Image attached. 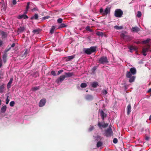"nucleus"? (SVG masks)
Wrapping results in <instances>:
<instances>
[{
    "mask_svg": "<svg viewBox=\"0 0 151 151\" xmlns=\"http://www.w3.org/2000/svg\"><path fill=\"white\" fill-rule=\"evenodd\" d=\"M150 40V39H147L142 42L143 44H145L142 49V55L144 56H146L147 55L146 52L150 50V45L148 43Z\"/></svg>",
    "mask_w": 151,
    "mask_h": 151,
    "instance_id": "f257e3e1",
    "label": "nucleus"
},
{
    "mask_svg": "<svg viewBox=\"0 0 151 151\" xmlns=\"http://www.w3.org/2000/svg\"><path fill=\"white\" fill-rule=\"evenodd\" d=\"M97 48L96 46H91L89 48H84L83 51L84 53L89 55L96 52Z\"/></svg>",
    "mask_w": 151,
    "mask_h": 151,
    "instance_id": "f03ea898",
    "label": "nucleus"
},
{
    "mask_svg": "<svg viewBox=\"0 0 151 151\" xmlns=\"http://www.w3.org/2000/svg\"><path fill=\"white\" fill-rule=\"evenodd\" d=\"M105 135L107 137H111L113 135V131L111 127L106 129L104 131Z\"/></svg>",
    "mask_w": 151,
    "mask_h": 151,
    "instance_id": "7ed1b4c3",
    "label": "nucleus"
},
{
    "mask_svg": "<svg viewBox=\"0 0 151 151\" xmlns=\"http://www.w3.org/2000/svg\"><path fill=\"white\" fill-rule=\"evenodd\" d=\"M123 14V11L120 9H116L114 12V15L116 17H121Z\"/></svg>",
    "mask_w": 151,
    "mask_h": 151,
    "instance_id": "20e7f679",
    "label": "nucleus"
},
{
    "mask_svg": "<svg viewBox=\"0 0 151 151\" xmlns=\"http://www.w3.org/2000/svg\"><path fill=\"white\" fill-rule=\"evenodd\" d=\"M121 37L124 40L128 41L131 40V37L128 35H125L124 33H122L120 35Z\"/></svg>",
    "mask_w": 151,
    "mask_h": 151,
    "instance_id": "39448f33",
    "label": "nucleus"
},
{
    "mask_svg": "<svg viewBox=\"0 0 151 151\" xmlns=\"http://www.w3.org/2000/svg\"><path fill=\"white\" fill-rule=\"evenodd\" d=\"M108 63L107 57H101L99 60V63L104 64Z\"/></svg>",
    "mask_w": 151,
    "mask_h": 151,
    "instance_id": "423d86ee",
    "label": "nucleus"
},
{
    "mask_svg": "<svg viewBox=\"0 0 151 151\" xmlns=\"http://www.w3.org/2000/svg\"><path fill=\"white\" fill-rule=\"evenodd\" d=\"M65 78H66V76H65V75L60 76L56 80V82L58 83H59L60 82H62L64 80Z\"/></svg>",
    "mask_w": 151,
    "mask_h": 151,
    "instance_id": "0eeeda50",
    "label": "nucleus"
},
{
    "mask_svg": "<svg viewBox=\"0 0 151 151\" xmlns=\"http://www.w3.org/2000/svg\"><path fill=\"white\" fill-rule=\"evenodd\" d=\"M15 44L14 43H13L12 45L10 44L6 48L4 51V52L6 53L7 52L10 50L12 47H13L15 46Z\"/></svg>",
    "mask_w": 151,
    "mask_h": 151,
    "instance_id": "6e6552de",
    "label": "nucleus"
},
{
    "mask_svg": "<svg viewBox=\"0 0 151 151\" xmlns=\"http://www.w3.org/2000/svg\"><path fill=\"white\" fill-rule=\"evenodd\" d=\"M46 102V100L45 99H42L40 101L39 103V106L41 107L44 106Z\"/></svg>",
    "mask_w": 151,
    "mask_h": 151,
    "instance_id": "1a4fd4ad",
    "label": "nucleus"
},
{
    "mask_svg": "<svg viewBox=\"0 0 151 151\" xmlns=\"http://www.w3.org/2000/svg\"><path fill=\"white\" fill-rule=\"evenodd\" d=\"M25 30V28L24 27H21L19 28H18L17 30V32L18 34L22 33L24 32Z\"/></svg>",
    "mask_w": 151,
    "mask_h": 151,
    "instance_id": "9d476101",
    "label": "nucleus"
},
{
    "mask_svg": "<svg viewBox=\"0 0 151 151\" xmlns=\"http://www.w3.org/2000/svg\"><path fill=\"white\" fill-rule=\"evenodd\" d=\"M100 114L102 119L103 120H104L105 118L106 117L107 115L104 113L102 110L100 111Z\"/></svg>",
    "mask_w": 151,
    "mask_h": 151,
    "instance_id": "9b49d317",
    "label": "nucleus"
},
{
    "mask_svg": "<svg viewBox=\"0 0 151 151\" xmlns=\"http://www.w3.org/2000/svg\"><path fill=\"white\" fill-rule=\"evenodd\" d=\"M17 18L19 19H21L23 18L25 19H27L28 18V17L25 14H23L18 16Z\"/></svg>",
    "mask_w": 151,
    "mask_h": 151,
    "instance_id": "f8f14e48",
    "label": "nucleus"
},
{
    "mask_svg": "<svg viewBox=\"0 0 151 151\" xmlns=\"http://www.w3.org/2000/svg\"><path fill=\"white\" fill-rule=\"evenodd\" d=\"M128 48L129 50V51L132 52L133 51H135L137 50L136 47L132 45H130L128 47Z\"/></svg>",
    "mask_w": 151,
    "mask_h": 151,
    "instance_id": "ddd939ff",
    "label": "nucleus"
},
{
    "mask_svg": "<svg viewBox=\"0 0 151 151\" xmlns=\"http://www.w3.org/2000/svg\"><path fill=\"white\" fill-rule=\"evenodd\" d=\"M110 12V8L109 7H106L104 11L103 14L106 15L108 13H109Z\"/></svg>",
    "mask_w": 151,
    "mask_h": 151,
    "instance_id": "4468645a",
    "label": "nucleus"
},
{
    "mask_svg": "<svg viewBox=\"0 0 151 151\" xmlns=\"http://www.w3.org/2000/svg\"><path fill=\"white\" fill-rule=\"evenodd\" d=\"M85 99L87 100L91 101L92 100L93 98L92 95L88 94L86 96Z\"/></svg>",
    "mask_w": 151,
    "mask_h": 151,
    "instance_id": "2eb2a0df",
    "label": "nucleus"
},
{
    "mask_svg": "<svg viewBox=\"0 0 151 151\" xmlns=\"http://www.w3.org/2000/svg\"><path fill=\"white\" fill-rule=\"evenodd\" d=\"M129 72L131 73L132 75H135L136 73V69L134 68H132L130 69Z\"/></svg>",
    "mask_w": 151,
    "mask_h": 151,
    "instance_id": "dca6fc26",
    "label": "nucleus"
},
{
    "mask_svg": "<svg viewBox=\"0 0 151 151\" xmlns=\"http://www.w3.org/2000/svg\"><path fill=\"white\" fill-rule=\"evenodd\" d=\"M108 124L107 123H104V124L103 125H101V123L100 122H99L98 123V125L99 127H102L104 128H105L107 127L108 126Z\"/></svg>",
    "mask_w": 151,
    "mask_h": 151,
    "instance_id": "f3484780",
    "label": "nucleus"
},
{
    "mask_svg": "<svg viewBox=\"0 0 151 151\" xmlns=\"http://www.w3.org/2000/svg\"><path fill=\"white\" fill-rule=\"evenodd\" d=\"M132 31L134 32H137L140 30V29L137 27H132Z\"/></svg>",
    "mask_w": 151,
    "mask_h": 151,
    "instance_id": "a211bd4d",
    "label": "nucleus"
},
{
    "mask_svg": "<svg viewBox=\"0 0 151 151\" xmlns=\"http://www.w3.org/2000/svg\"><path fill=\"white\" fill-rule=\"evenodd\" d=\"M74 57H63V60L65 61H71Z\"/></svg>",
    "mask_w": 151,
    "mask_h": 151,
    "instance_id": "6ab92c4d",
    "label": "nucleus"
},
{
    "mask_svg": "<svg viewBox=\"0 0 151 151\" xmlns=\"http://www.w3.org/2000/svg\"><path fill=\"white\" fill-rule=\"evenodd\" d=\"M73 75V73H65V76H66V78L72 76Z\"/></svg>",
    "mask_w": 151,
    "mask_h": 151,
    "instance_id": "aec40b11",
    "label": "nucleus"
},
{
    "mask_svg": "<svg viewBox=\"0 0 151 151\" xmlns=\"http://www.w3.org/2000/svg\"><path fill=\"white\" fill-rule=\"evenodd\" d=\"M91 86L93 88H96L99 86L98 83L97 82H94L92 83Z\"/></svg>",
    "mask_w": 151,
    "mask_h": 151,
    "instance_id": "412c9836",
    "label": "nucleus"
},
{
    "mask_svg": "<svg viewBox=\"0 0 151 151\" xmlns=\"http://www.w3.org/2000/svg\"><path fill=\"white\" fill-rule=\"evenodd\" d=\"M131 106L130 104L129 105L127 106V114L128 115H129L131 111Z\"/></svg>",
    "mask_w": 151,
    "mask_h": 151,
    "instance_id": "4be33fe9",
    "label": "nucleus"
},
{
    "mask_svg": "<svg viewBox=\"0 0 151 151\" xmlns=\"http://www.w3.org/2000/svg\"><path fill=\"white\" fill-rule=\"evenodd\" d=\"M38 15L37 14H35L34 16L31 17V19L37 20L38 19Z\"/></svg>",
    "mask_w": 151,
    "mask_h": 151,
    "instance_id": "5701e85b",
    "label": "nucleus"
},
{
    "mask_svg": "<svg viewBox=\"0 0 151 151\" xmlns=\"http://www.w3.org/2000/svg\"><path fill=\"white\" fill-rule=\"evenodd\" d=\"M129 78H130L129 79V82L130 83H132L134 81L135 78V77L134 76H132Z\"/></svg>",
    "mask_w": 151,
    "mask_h": 151,
    "instance_id": "b1692460",
    "label": "nucleus"
},
{
    "mask_svg": "<svg viewBox=\"0 0 151 151\" xmlns=\"http://www.w3.org/2000/svg\"><path fill=\"white\" fill-rule=\"evenodd\" d=\"M132 74L130 72L127 71L126 73V76L127 78H129L132 76Z\"/></svg>",
    "mask_w": 151,
    "mask_h": 151,
    "instance_id": "393cba45",
    "label": "nucleus"
},
{
    "mask_svg": "<svg viewBox=\"0 0 151 151\" xmlns=\"http://www.w3.org/2000/svg\"><path fill=\"white\" fill-rule=\"evenodd\" d=\"M40 31V30L39 29H34L32 31V32L34 34H38L39 33V32Z\"/></svg>",
    "mask_w": 151,
    "mask_h": 151,
    "instance_id": "a878e982",
    "label": "nucleus"
},
{
    "mask_svg": "<svg viewBox=\"0 0 151 151\" xmlns=\"http://www.w3.org/2000/svg\"><path fill=\"white\" fill-rule=\"evenodd\" d=\"M55 29V26H52L50 32V34H52L54 33Z\"/></svg>",
    "mask_w": 151,
    "mask_h": 151,
    "instance_id": "bb28decb",
    "label": "nucleus"
},
{
    "mask_svg": "<svg viewBox=\"0 0 151 151\" xmlns=\"http://www.w3.org/2000/svg\"><path fill=\"white\" fill-rule=\"evenodd\" d=\"M29 52V51L27 49H26L25 50V52L24 53L23 56H24L25 57L28 56L29 55H28Z\"/></svg>",
    "mask_w": 151,
    "mask_h": 151,
    "instance_id": "cd10ccee",
    "label": "nucleus"
},
{
    "mask_svg": "<svg viewBox=\"0 0 151 151\" xmlns=\"http://www.w3.org/2000/svg\"><path fill=\"white\" fill-rule=\"evenodd\" d=\"M6 107L5 105L3 106L1 109V112L2 113H4L6 110Z\"/></svg>",
    "mask_w": 151,
    "mask_h": 151,
    "instance_id": "c85d7f7f",
    "label": "nucleus"
},
{
    "mask_svg": "<svg viewBox=\"0 0 151 151\" xmlns=\"http://www.w3.org/2000/svg\"><path fill=\"white\" fill-rule=\"evenodd\" d=\"M103 142H102L99 141L97 143L96 146L98 148L101 146L103 145Z\"/></svg>",
    "mask_w": 151,
    "mask_h": 151,
    "instance_id": "c756f323",
    "label": "nucleus"
},
{
    "mask_svg": "<svg viewBox=\"0 0 151 151\" xmlns=\"http://www.w3.org/2000/svg\"><path fill=\"white\" fill-rule=\"evenodd\" d=\"M4 88V84L0 85V92L1 93H2L3 92Z\"/></svg>",
    "mask_w": 151,
    "mask_h": 151,
    "instance_id": "7c9ffc66",
    "label": "nucleus"
},
{
    "mask_svg": "<svg viewBox=\"0 0 151 151\" xmlns=\"http://www.w3.org/2000/svg\"><path fill=\"white\" fill-rule=\"evenodd\" d=\"M67 27V25L65 24L62 23L59 26L58 29L64 28Z\"/></svg>",
    "mask_w": 151,
    "mask_h": 151,
    "instance_id": "2f4dec72",
    "label": "nucleus"
},
{
    "mask_svg": "<svg viewBox=\"0 0 151 151\" xmlns=\"http://www.w3.org/2000/svg\"><path fill=\"white\" fill-rule=\"evenodd\" d=\"M1 35L3 38H5L7 37V35L6 32L3 31L1 32Z\"/></svg>",
    "mask_w": 151,
    "mask_h": 151,
    "instance_id": "473e14b6",
    "label": "nucleus"
},
{
    "mask_svg": "<svg viewBox=\"0 0 151 151\" xmlns=\"http://www.w3.org/2000/svg\"><path fill=\"white\" fill-rule=\"evenodd\" d=\"M114 28L116 29H123V27L122 26H115Z\"/></svg>",
    "mask_w": 151,
    "mask_h": 151,
    "instance_id": "72a5a7b5",
    "label": "nucleus"
},
{
    "mask_svg": "<svg viewBox=\"0 0 151 151\" xmlns=\"http://www.w3.org/2000/svg\"><path fill=\"white\" fill-rule=\"evenodd\" d=\"M87 86L86 84L84 83H82L81 84V86L82 88H86V87Z\"/></svg>",
    "mask_w": 151,
    "mask_h": 151,
    "instance_id": "f704fd0d",
    "label": "nucleus"
},
{
    "mask_svg": "<svg viewBox=\"0 0 151 151\" xmlns=\"http://www.w3.org/2000/svg\"><path fill=\"white\" fill-rule=\"evenodd\" d=\"M39 88H40V87L39 86H38V87L36 86V87H34L32 88V90L33 91H35L37 90H39Z\"/></svg>",
    "mask_w": 151,
    "mask_h": 151,
    "instance_id": "c9c22d12",
    "label": "nucleus"
},
{
    "mask_svg": "<svg viewBox=\"0 0 151 151\" xmlns=\"http://www.w3.org/2000/svg\"><path fill=\"white\" fill-rule=\"evenodd\" d=\"M13 81V78H10L9 81L7 84V86L8 87L9 86H10L11 84H12V82Z\"/></svg>",
    "mask_w": 151,
    "mask_h": 151,
    "instance_id": "e433bc0d",
    "label": "nucleus"
},
{
    "mask_svg": "<svg viewBox=\"0 0 151 151\" xmlns=\"http://www.w3.org/2000/svg\"><path fill=\"white\" fill-rule=\"evenodd\" d=\"M30 2H27V6H26V11H28V9L29 8V5H30Z\"/></svg>",
    "mask_w": 151,
    "mask_h": 151,
    "instance_id": "4c0bfd02",
    "label": "nucleus"
},
{
    "mask_svg": "<svg viewBox=\"0 0 151 151\" xmlns=\"http://www.w3.org/2000/svg\"><path fill=\"white\" fill-rule=\"evenodd\" d=\"M96 34L97 35L100 36H102L103 35V33L102 32H98L96 33Z\"/></svg>",
    "mask_w": 151,
    "mask_h": 151,
    "instance_id": "58836bf2",
    "label": "nucleus"
},
{
    "mask_svg": "<svg viewBox=\"0 0 151 151\" xmlns=\"http://www.w3.org/2000/svg\"><path fill=\"white\" fill-rule=\"evenodd\" d=\"M50 17L49 16H46V17H42V21H43V20H44L46 19H48V18H49Z\"/></svg>",
    "mask_w": 151,
    "mask_h": 151,
    "instance_id": "ea45409f",
    "label": "nucleus"
},
{
    "mask_svg": "<svg viewBox=\"0 0 151 151\" xmlns=\"http://www.w3.org/2000/svg\"><path fill=\"white\" fill-rule=\"evenodd\" d=\"M15 102L14 101H11L9 104L10 106H11L13 107L14 106Z\"/></svg>",
    "mask_w": 151,
    "mask_h": 151,
    "instance_id": "a19ab883",
    "label": "nucleus"
},
{
    "mask_svg": "<svg viewBox=\"0 0 151 151\" xmlns=\"http://www.w3.org/2000/svg\"><path fill=\"white\" fill-rule=\"evenodd\" d=\"M141 15H142V14H141V12L139 11H138L137 12V16L139 18L141 17Z\"/></svg>",
    "mask_w": 151,
    "mask_h": 151,
    "instance_id": "79ce46f5",
    "label": "nucleus"
},
{
    "mask_svg": "<svg viewBox=\"0 0 151 151\" xmlns=\"http://www.w3.org/2000/svg\"><path fill=\"white\" fill-rule=\"evenodd\" d=\"M86 29L88 31L90 32H91L92 31V30L90 29V27L89 26H87L86 27Z\"/></svg>",
    "mask_w": 151,
    "mask_h": 151,
    "instance_id": "37998d69",
    "label": "nucleus"
},
{
    "mask_svg": "<svg viewBox=\"0 0 151 151\" xmlns=\"http://www.w3.org/2000/svg\"><path fill=\"white\" fill-rule=\"evenodd\" d=\"M113 142L114 144H116L118 142V139L116 138H114L113 140Z\"/></svg>",
    "mask_w": 151,
    "mask_h": 151,
    "instance_id": "c03bdc74",
    "label": "nucleus"
},
{
    "mask_svg": "<svg viewBox=\"0 0 151 151\" xmlns=\"http://www.w3.org/2000/svg\"><path fill=\"white\" fill-rule=\"evenodd\" d=\"M63 21V19L60 18H59L57 20V22L59 23H61Z\"/></svg>",
    "mask_w": 151,
    "mask_h": 151,
    "instance_id": "a18cd8bd",
    "label": "nucleus"
},
{
    "mask_svg": "<svg viewBox=\"0 0 151 151\" xmlns=\"http://www.w3.org/2000/svg\"><path fill=\"white\" fill-rule=\"evenodd\" d=\"M51 74L53 76H55L56 75V73L55 71H52L51 72Z\"/></svg>",
    "mask_w": 151,
    "mask_h": 151,
    "instance_id": "49530a36",
    "label": "nucleus"
},
{
    "mask_svg": "<svg viewBox=\"0 0 151 151\" xmlns=\"http://www.w3.org/2000/svg\"><path fill=\"white\" fill-rule=\"evenodd\" d=\"M97 69V67L94 66L92 69V71L93 72H94Z\"/></svg>",
    "mask_w": 151,
    "mask_h": 151,
    "instance_id": "de8ad7c7",
    "label": "nucleus"
},
{
    "mask_svg": "<svg viewBox=\"0 0 151 151\" xmlns=\"http://www.w3.org/2000/svg\"><path fill=\"white\" fill-rule=\"evenodd\" d=\"M103 93L105 94H106L107 93V91L106 90H103L102 91Z\"/></svg>",
    "mask_w": 151,
    "mask_h": 151,
    "instance_id": "09e8293b",
    "label": "nucleus"
},
{
    "mask_svg": "<svg viewBox=\"0 0 151 151\" xmlns=\"http://www.w3.org/2000/svg\"><path fill=\"white\" fill-rule=\"evenodd\" d=\"M8 96H7V98L6 99V104H8L9 101V100L8 99Z\"/></svg>",
    "mask_w": 151,
    "mask_h": 151,
    "instance_id": "8fccbe9b",
    "label": "nucleus"
},
{
    "mask_svg": "<svg viewBox=\"0 0 151 151\" xmlns=\"http://www.w3.org/2000/svg\"><path fill=\"white\" fill-rule=\"evenodd\" d=\"M63 71V70H59L58 73V75H59Z\"/></svg>",
    "mask_w": 151,
    "mask_h": 151,
    "instance_id": "3c124183",
    "label": "nucleus"
},
{
    "mask_svg": "<svg viewBox=\"0 0 151 151\" xmlns=\"http://www.w3.org/2000/svg\"><path fill=\"white\" fill-rule=\"evenodd\" d=\"M96 138H97V139L96 140H97L101 139V137L100 136L97 135L96 137Z\"/></svg>",
    "mask_w": 151,
    "mask_h": 151,
    "instance_id": "603ef678",
    "label": "nucleus"
},
{
    "mask_svg": "<svg viewBox=\"0 0 151 151\" xmlns=\"http://www.w3.org/2000/svg\"><path fill=\"white\" fill-rule=\"evenodd\" d=\"M12 3L14 5H15L17 4V1L16 0H13Z\"/></svg>",
    "mask_w": 151,
    "mask_h": 151,
    "instance_id": "864d4df0",
    "label": "nucleus"
},
{
    "mask_svg": "<svg viewBox=\"0 0 151 151\" xmlns=\"http://www.w3.org/2000/svg\"><path fill=\"white\" fill-rule=\"evenodd\" d=\"M94 128L93 127H91L89 129V131H92L93 129H94Z\"/></svg>",
    "mask_w": 151,
    "mask_h": 151,
    "instance_id": "5fc2aeb1",
    "label": "nucleus"
},
{
    "mask_svg": "<svg viewBox=\"0 0 151 151\" xmlns=\"http://www.w3.org/2000/svg\"><path fill=\"white\" fill-rule=\"evenodd\" d=\"M104 11L103 9L101 8V9H100V12L101 13H102L103 14V13Z\"/></svg>",
    "mask_w": 151,
    "mask_h": 151,
    "instance_id": "6e6d98bb",
    "label": "nucleus"
},
{
    "mask_svg": "<svg viewBox=\"0 0 151 151\" xmlns=\"http://www.w3.org/2000/svg\"><path fill=\"white\" fill-rule=\"evenodd\" d=\"M2 66V60L1 58H0V68Z\"/></svg>",
    "mask_w": 151,
    "mask_h": 151,
    "instance_id": "4d7b16f0",
    "label": "nucleus"
},
{
    "mask_svg": "<svg viewBox=\"0 0 151 151\" xmlns=\"http://www.w3.org/2000/svg\"><path fill=\"white\" fill-rule=\"evenodd\" d=\"M3 60L4 63L6 62V57H3Z\"/></svg>",
    "mask_w": 151,
    "mask_h": 151,
    "instance_id": "13d9d810",
    "label": "nucleus"
},
{
    "mask_svg": "<svg viewBox=\"0 0 151 151\" xmlns=\"http://www.w3.org/2000/svg\"><path fill=\"white\" fill-rule=\"evenodd\" d=\"M149 139V137L147 136H146L145 137V139L146 140H148Z\"/></svg>",
    "mask_w": 151,
    "mask_h": 151,
    "instance_id": "bf43d9fd",
    "label": "nucleus"
},
{
    "mask_svg": "<svg viewBox=\"0 0 151 151\" xmlns=\"http://www.w3.org/2000/svg\"><path fill=\"white\" fill-rule=\"evenodd\" d=\"M134 43H136L137 44H138L140 43V42L139 41H137V42H134Z\"/></svg>",
    "mask_w": 151,
    "mask_h": 151,
    "instance_id": "052dcab7",
    "label": "nucleus"
},
{
    "mask_svg": "<svg viewBox=\"0 0 151 151\" xmlns=\"http://www.w3.org/2000/svg\"><path fill=\"white\" fill-rule=\"evenodd\" d=\"M3 44V42L1 41V40H0V46H1Z\"/></svg>",
    "mask_w": 151,
    "mask_h": 151,
    "instance_id": "680f3d73",
    "label": "nucleus"
},
{
    "mask_svg": "<svg viewBox=\"0 0 151 151\" xmlns=\"http://www.w3.org/2000/svg\"><path fill=\"white\" fill-rule=\"evenodd\" d=\"M151 92V88H150L149 89V90L147 91V92L150 93Z\"/></svg>",
    "mask_w": 151,
    "mask_h": 151,
    "instance_id": "e2e57ef3",
    "label": "nucleus"
},
{
    "mask_svg": "<svg viewBox=\"0 0 151 151\" xmlns=\"http://www.w3.org/2000/svg\"><path fill=\"white\" fill-rule=\"evenodd\" d=\"M1 100L0 99V105H1Z\"/></svg>",
    "mask_w": 151,
    "mask_h": 151,
    "instance_id": "0e129e2a",
    "label": "nucleus"
},
{
    "mask_svg": "<svg viewBox=\"0 0 151 151\" xmlns=\"http://www.w3.org/2000/svg\"><path fill=\"white\" fill-rule=\"evenodd\" d=\"M143 129H142V130H141V132L142 131H143Z\"/></svg>",
    "mask_w": 151,
    "mask_h": 151,
    "instance_id": "69168bd1",
    "label": "nucleus"
},
{
    "mask_svg": "<svg viewBox=\"0 0 151 151\" xmlns=\"http://www.w3.org/2000/svg\"><path fill=\"white\" fill-rule=\"evenodd\" d=\"M3 57H5V55L4 54V55H3Z\"/></svg>",
    "mask_w": 151,
    "mask_h": 151,
    "instance_id": "338daca9",
    "label": "nucleus"
},
{
    "mask_svg": "<svg viewBox=\"0 0 151 151\" xmlns=\"http://www.w3.org/2000/svg\"><path fill=\"white\" fill-rule=\"evenodd\" d=\"M33 9V10H35V8H34Z\"/></svg>",
    "mask_w": 151,
    "mask_h": 151,
    "instance_id": "774afa93",
    "label": "nucleus"
}]
</instances>
